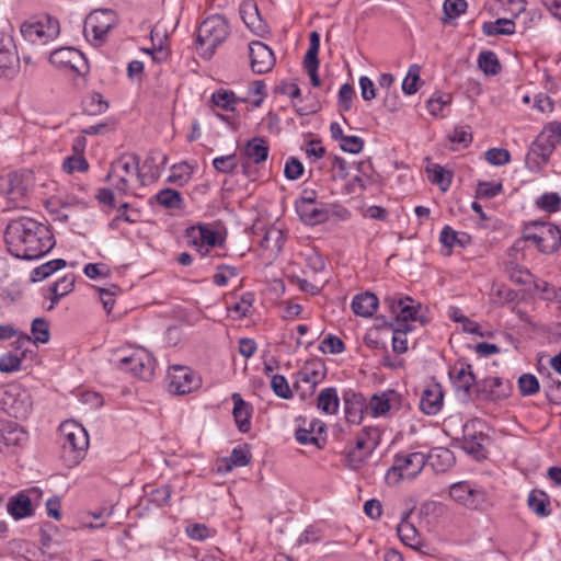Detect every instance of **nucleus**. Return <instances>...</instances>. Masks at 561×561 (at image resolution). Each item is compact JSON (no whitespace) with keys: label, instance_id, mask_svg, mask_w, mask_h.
I'll return each instance as SVG.
<instances>
[{"label":"nucleus","instance_id":"obj_1","mask_svg":"<svg viewBox=\"0 0 561 561\" xmlns=\"http://www.w3.org/2000/svg\"><path fill=\"white\" fill-rule=\"evenodd\" d=\"M4 240L8 251L23 260L38 259L55 245L50 229L28 217L11 220L5 228Z\"/></svg>","mask_w":561,"mask_h":561},{"label":"nucleus","instance_id":"obj_2","mask_svg":"<svg viewBox=\"0 0 561 561\" xmlns=\"http://www.w3.org/2000/svg\"><path fill=\"white\" fill-rule=\"evenodd\" d=\"M61 458L68 468L77 466L84 457L89 446L85 428L73 421L64 422L60 427Z\"/></svg>","mask_w":561,"mask_h":561},{"label":"nucleus","instance_id":"obj_3","mask_svg":"<svg viewBox=\"0 0 561 561\" xmlns=\"http://www.w3.org/2000/svg\"><path fill=\"white\" fill-rule=\"evenodd\" d=\"M106 181L121 195H126L134 182L144 185V175L139 171V157L136 154H123L116 159L106 175Z\"/></svg>","mask_w":561,"mask_h":561},{"label":"nucleus","instance_id":"obj_4","mask_svg":"<svg viewBox=\"0 0 561 561\" xmlns=\"http://www.w3.org/2000/svg\"><path fill=\"white\" fill-rule=\"evenodd\" d=\"M523 238L533 241L546 254L558 251L561 245V230L550 222H530L526 226Z\"/></svg>","mask_w":561,"mask_h":561},{"label":"nucleus","instance_id":"obj_5","mask_svg":"<svg viewBox=\"0 0 561 561\" xmlns=\"http://www.w3.org/2000/svg\"><path fill=\"white\" fill-rule=\"evenodd\" d=\"M425 465L426 456L423 453L397 455L386 473V481L388 484L396 485L401 480H412L421 473Z\"/></svg>","mask_w":561,"mask_h":561},{"label":"nucleus","instance_id":"obj_6","mask_svg":"<svg viewBox=\"0 0 561 561\" xmlns=\"http://www.w3.org/2000/svg\"><path fill=\"white\" fill-rule=\"evenodd\" d=\"M0 408L10 416L26 419L33 408L31 393L18 385L7 386L0 389Z\"/></svg>","mask_w":561,"mask_h":561},{"label":"nucleus","instance_id":"obj_7","mask_svg":"<svg viewBox=\"0 0 561 561\" xmlns=\"http://www.w3.org/2000/svg\"><path fill=\"white\" fill-rule=\"evenodd\" d=\"M230 27L228 21L219 14H214L205 19L197 33V43L206 47L209 55L221 45L229 36Z\"/></svg>","mask_w":561,"mask_h":561},{"label":"nucleus","instance_id":"obj_8","mask_svg":"<svg viewBox=\"0 0 561 561\" xmlns=\"http://www.w3.org/2000/svg\"><path fill=\"white\" fill-rule=\"evenodd\" d=\"M31 173L10 172L0 175V195L8 201L9 208L24 207L23 203L31 186Z\"/></svg>","mask_w":561,"mask_h":561},{"label":"nucleus","instance_id":"obj_9","mask_svg":"<svg viewBox=\"0 0 561 561\" xmlns=\"http://www.w3.org/2000/svg\"><path fill=\"white\" fill-rule=\"evenodd\" d=\"M21 34L25 41L43 45L57 37L59 23L48 15L31 18L21 25Z\"/></svg>","mask_w":561,"mask_h":561},{"label":"nucleus","instance_id":"obj_10","mask_svg":"<svg viewBox=\"0 0 561 561\" xmlns=\"http://www.w3.org/2000/svg\"><path fill=\"white\" fill-rule=\"evenodd\" d=\"M115 24L116 15L112 10H95L87 16L83 33L88 39H92L95 45H100Z\"/></svg>","mask_w":561,"mask_h":561},{"label":"nucleus","instance_id":"obj_11","mask_svg":"<svg viewBox=\"0 0 561 561\" xmlns=\"http://www.w3.org/2000/svg\"><path fill=\"white\" fill-rule=\"evenodd\" d=\"M168 386L171 393L186 394L201 386L199 377L188 367L171 366L167 375Z\"/></svg>","mask_w":561,"mask_h":561},{"label":"nucleus","instance_id":"obj_12","mask_svg":"<svg viewBox=\"0 0 561 561\" xmlns=\"http://www.w3.org/2000/svg\"><path fill=\"white\" fill-rule=\"evenodd\" d=\"M560 139L561 123H549L533 142L529 157L537 156L541 158L543 162H547Z\"/></svg>","mask_w":561,"mask_h":561},{"label":"nucleus","instance_id":"obj_13","mask_svg":"<svg viewBox=\"0 0 561 561\" xmlns=\"http://www.w3.org/2000/svg\"><path fill=\"white\" fill-rule=\"evenodd\" d=\"M121 370L129 371L142 380L153 376L154 360L142 350L134 351L130 355L121 357L117 362Z\"/></svg>","mask_w":561,"mask_h":561},{"label":"nucleus","instance_id":"obj_14","mask_svg":"<svg viewBox=\"0 0 561 561\" xmlns=\"http://www.w3.org/2000/svg\"><path fill=\"white\" fill-rule=\"evenodd\" d=\"M449 494L458 504L470 508L479 510L485 503V493L481 489L473 488L468 482H458L450 486Z\"/></svg>","mask_w":561,"mask_h":561},{"label":"nucleus","instance_id":"obj_15","mask_svg":"<svg viewBox=\"0 0 561 561\" xmlns=\"http://www.w3.org/2000/svg\"><path fill=\"white\" fill-rule=\"evenodd\" d=\"M383 305L389 308L394 317L393 322L390 323L394 324V327H401V324L409 323V321H415L420 308V305H414L410 297L394 298L388 296L383 299Z\"/></svg>","mask_w":561,"mask_h":561},{"label":"nucleus","instance_id":"obj_16","mask_svg":"<svg viewBox=\"0 0 561 561\" xmlns=\"http://www.w3.org/2000/svg\"><path fill=\"white\" fill-rule=\"evenodd\" d=\"M250 66L253 72L262 75L271 71L275 65L272 49L260 41L249 44Z\"/></svg>","mask_w":561,"mask_h":561},{"label":"nucleus","instance_id":"obj_17","mask_svg":"<svg viewBox=\"0 0 561 561\" xmlns=\"http://www.w3.org/2000/svg\"><path fill=\"white\" fill-rule=\"evenodd\" d=\"M27 439L26 432L15 422L0 420V451L10 453L12 448L22 446Z\"/></svg>","mask_w":561,"mask_h":561},{"label":"nucleus","instance_id":"obj_18","mask_svg":"<svg viewBox=\"0 0 561 561\" xmlns=\"http://www.w3.org/2000/svg\"><path fill=\"white\" fill-rule=\"evenodd\" d=\"M325 377V366L319 360L307 363L298 373L295 386L301 388L307 386V391L312 392L318 383Z\"/></svg>","mask_w":561,"mask_h":561},{"label":"nucleus","instance_id":"obj_19","mask_svg":"<svg viewBox=\"0 0 561 561\" xmlns=\"http://www.w3.org/2000/svg\"><path fill=\"white\" fill-rule=\"evenodd\" d=\"M239 11L243 23L254 35L262 37L267 33V24L260 15L259 9L254 2H242Z\"/></svg>","mask_w":561,"mask_h":561},{"label":"nucleus","instance_id":"obj_20","mask_svg":"<svg viewBox=\"0 0 561 561\" xmlns=\"http://www.w3.org/2000/svg\"><path fill=\"white\" fill-rule=\"evenodd\" d=\"M444 392L437 382L430 383L422 392L420 400L421 410L427 415L437 414L443 407Z\"/></svg>","mask_w":561,"mask_h":561},{"label":"nucleus","instance_id":"obj_21","mask_svg":"<svg viewBox=\"0 0 561 561\" xmlns=\"http://www.w3.org/2000/svg\"><path fill=\"white\" fill-rule=\"evenodd\" d=\"M508 396V388L499 377L485 378L482 382L477 383V397L480 400L500 401Z\"/></svg>","mask_w":561,"mask_h":561},{"label":"nucleus","instance_id":"obj_22","mask_svg":"<svg viewBox=\"0 0 561 561\" xmlns=\"http://www.w3.org/2000/svg\"><path fill=\"white\" fill-rule=\"evenodd\" d=\"M49 61L58 67H68L78 72H81L78 62L84 64L83 55L78 49L70 47L55 49L49 56Z\"/></svg>","mask_w":561,"mask_h":561},{"label":"nucleus","instance_id":"obj_23","mask_svg":"<svg viewBox=\"0 0 561 561\" xmlns=\"http://www.w3.org/2000/svg\"><path fill=\"white\" fill-rule=\"evenodd\" d=\"M453 382L457 391H462L466 398L471 394V388L477 387L476 377L472 373L471 365L460 364L455 366L454 371L450 374Z\"/></svg>","mask_w":561,"mask_h":561},{"label":"nucleus","instance_id":"obj_24","mask_svg":"<svg viewBox=\"0 0 561 561\" xmlns=\"http://www.w3.org/2000/svg\"><path fill=\"white\" fill-rule=\"evenodd\" d=\"M296 210L300 220L309 226H316L329 220V213L324 206L317 204L296 203Z\"/></svg>","mask_w":561,"mask_h":561},{"label":"nucleus","instance_id":"obj_25","mask_svg":"<svg viewBox=\"0 0 561 561\" xmlns=\"http://www.w3.org/2000/svg\"><path fill=\"white\" fill-rule=\"evenodd\" d=\"M233 401V419L240 432L247 433L251 428V413L252 409L249 403H247L240 393H232L231 396Z\"/></svg>","mask_w":561,"mask_h":561},{"label":"nucleus","instance_id":"obj_26","mask_svg":"<svg viewBox=\"0 0 561 561\" xmlns=\"http://www.w3.org/2000/svg\"><path fill=\"white\" fill-rule=\"evenodd\" d=\"M324 432V424L319 420H311L308 424L299 426L296 431V439L302 444H312L320 447V436Z\"/></svg>","mask_w":561,"mask_h":561},{"label":"nucleus","instance_id":"obj_27","mask_svg":"<svg viewBox=\"0 0 561 561\" xmlns=\"http://www.w3.org/2000/svg\"><path fill=\"white\" fill-rule=\"evenodd\" d=\"M378 302L379 300L375 294L366 291L353 298L352 309L356 316L369 318L377 310Z\"/></svg>","mask_w":561,"mask_h":561},{"label":"nucleus","instance_id":"obj_28","mask_svg":"<svg viewBox=\"0 0 561 561\" xmlns=\"http://www.w3.org/2000/svg\"><path fill=\"white\" fill-rule=\"evenodd\" d=\"M378 442L379 433L376 428H364L357 434L353 448L364 455L370 456L376 449Z\"/></svg>","mask_w":561,"mask_h":561},{"label":"nucleus","instance_id":"obj_29","mask_svg":"<svg viewBox=\"0 0 561 561\" xmlns=\"http://www.w3.org/2000/svg\"><path fill=\"white\" fill-rule=\"evenodd\" d=\"M455 460L453 451L448 448L438 447L430 451L426 456V462L430 461L431 466L436 471H445L453 466Z\"/></svg>","mask_w":561,"mask_h":561},{"label":"nucleus","instance_id":"obj_30","mask_svg":"<svg viewBox=\"0 0 561 561\" xmlns=\"http://www.w3.org/2000/svg\"><path fill=\"white\" fill-rule=\"evenodd\" d=\"M397 533L404 545L413 548L414 550L420 549L421 536L412 523L403 518L397 527Z\"/></svg>","mask_w":561,"mask_h":561},{"label":"nucleus","instance_id":"obj_31","mask_svg":"<svg viewBox=\"0 0 561 561\" xmlns=\"http://www.w3.org/2000/svg\"><path fill=\"white\" fill-rule=\"evenodd\" d=\"M187 237L194 244L201 242L202 247H214L217 243V233L203 225L187 229Z\"/></svg>","mask_w":561,"mask_h":561},{"label":"nucleus","instance_id":"obj_32","mask_svg":"<svg viewBox=\"0 0 561 561\" xmlns=\"http://www.w3.org/2000/svg\"><path fill=\"white\" fill-rule=\"evenodd\" d=\"M8 512L14 519H21L32 514V503L27 495L20 493L10 499L8 503Z\"/></svg>","mask_w":561,"mask_h":561},{"label":"nucleus","instance_id":"obj_33","mask_svg":"<svg viewBox=\"0 0 561 561\" xmlns=\"http://www.w3.org/2000/svg\"><path fill=\"white\" fill-rule=\"evenodd\" d=\"M268 147L264 139L253 138L248 141L244 148V156L254 163H261L266 160Z\"/></svg>","mask_w":561,"mask_h":561},{"label":"nucleus","instance_id":"obj_34","mask_svg":"<svg viewBox=\"0 0 561 561\" xmlns=\"http://www.w3.org/2000/svg\"><path fill=\"white\" fill-rule=\"evenodd\" d=\"M482 32L486 36L512 35L515 33V23L508 19H497L496 21L484 22Z\"/></svg>","mask_w":561,"mask_h":561},{"label":"nucleus","instance_id":"obj_35","mask_svg":"<svg viewBox=\"0 0 561 561\" xmlns=\"http://www.w3.org/2000/svg\"><path fill=\"white\" fill-rule=\"evenodd\" d=\"M168 162L167 156L159 151H150L145 160L144 167L148 168L150 178L156 181L160 178Z\"/></svg>","mask_w":561,"mask_h":561},{"label":"nucleus","instance_id":"obj_36","mask_svg":"<svg viewBox=\"0 0 561 561\" xmlns=\"http://www.w3.org/2000/svg\"><path fill=\"white\" fill-rule=\"evenodd\" d=\"M529 508L540 517H546L550 514L549 497L548 495L539 490H533L528 495Z\"/></svg>","mask_w":561,"mask_h":561},{"label":"nucleus","instance_id":"obj_37","mask_svg":"<svg viewBox=\"0 0 561 561\" xmlns=\"http://www.w3.org/2000/svg\"><path fill=\"white\" fill-rule=\"evenodd\" d=\"M478 66L486 76H495L501 71V64L495 53L483 50L478 56Z\"/></svg>","mask_w":561,"mask_h":561},{"label":"nucleus","instance_id":"obj_38","mask_svg":"<svg viewBox=\"0 0 561 561\" xmlns=\"http://www.w3.org/2000/svg\"><path fill=\"white\" fill-rule=\"evenodd\" d=\"M339 397L334 388L323 389L318 397V408L327 414H334L339 409Z\"/></svg>","mask_w":561,"mask_h":561},{"label":"nucleus","instance_id":"obj_39","mask_svg":"<svg viewBox=\"0 0 561 561\" xmlns=\"http://www.w3.org/2000/svg\"><path fill=\"white\" fill-rule=\"evenodd\" d=\"M211 101L217 107L233 111L238 102H245L247 100L236 96L232 91L220 89L213 93Z\"/></svg>","mask_w":561,"mask_h":561},{"label":"nucleus","instance_id":"obj_40","mask_svg":"<svg viewBox=\"0 0 561 561\" xmlns=\"http://www.w3.org/2000/svg\"><path fill=\"white\" fill-rule=\"evenodd\" d=\"M153 198L158 204L169 209H179L183 203L180 192L172 188L159 191Z\"/></svg>","mask_w":561,"mask_h":561},{"label":"nucleus","instance_id":"obj_41","mask_svg":"<svg viewBox=\"0 0 561 561\" xmlns=\"http://www.w3.org/2000/svg\"><path fill=\"white\" fill-rule=\"evenodd\" d=\"M426 173L432 183L439 185L442 191H447L451 183V174L448 171L439 164H430L426 167Z\"/></svg>","mask_w":561,"mask_h":561},{"label":"nucleus","instance_id":"obj_42","mask_svg":"<svg viewBox=\"0 0 561 561\" xmlns=\"http://www.w3.org/2000/svg\"><path fill=\"white\" fill-rule=\"evenodd\" d=\"M254 302V295L252 293H244L240 300L227 308L229 314L232 318L241 319L248 317L251 313V309Z\"/></svg>","mask_w":561,"mask_h":561},{"label":"nucleus","instance_id":"obj_43","mask_svg":"<svg viewBox=\"0 0 561 561\" xmlns=\"http://www.w3.org/2000/svg\"><path fill=\"white\" fill-rule=\"evenodd\" d=\"M66 261L62 259L51 260L41 266L36 267L32 272V280L33 282H42L49 277L56 271L66 266Z\"/></svg>","mask_w":561,"mask_h":561},{"label":"nucleus","instance_id":"obj_44","mask_svg":"<svg viewBox=\"0 0 561 561\" xmlns=\"http://www.w3.org/2000/svg\"><path fill=\"white\" fill-rule=\"evenodd\" d=\"M390 327L393 330L392 350L399 354L407 352L408 340L405 337V333L412 330L410 323H403L401 327H394V324H390Z\"/></svg>","mask_w":561,"mask_h":561},{"label":"nucleus","instance_id":"obj_45","mask_svg":"<svg viewBox=\"0 0 561 561\" xmlns=\"http://www.w3.org/2000/svg\"><path fill=\"white\" fill-rule=\"evenodd\" d=\"M31 332L34 343L45 344L49 341V325L44 318H36L33 320Z\"/></svg>","mask_w":561,"mask_h":561},{"label":"nucleus","instance_id":"obj_46","mask_svg":"<svg viewBox=\"0 0 561 561\" xmlns=\"http://www.w3.org/2000/svg\"><path fill=\"white\" fill-rule=\"evenodd\" d=\"M420 81V67L412 65L402 82V91L407 95H412L417 92V82Z\"/></svg>","mask_w":561,"mask_h":561},{"label":"nucleus","instance_id":"obj_47","mask_svg":"<svg viewBox=\"0 0 561 561\" xmlns=\"http://www.w3.org/2000/svg\"><path fill=\"white\" fill-rule=\"evenodd\" d=\"M108 108V104L103 100L100 93H92L84 101V110L90 115H99Z\"/></svg>","mask_w":561,"mask_h":561},{"label":"nucleus","instance_id":"obj_48","mask_svg":"<svg viewBox=\"0 0 561 561\" xmlns=\"http://www.w3.org/2000/svg\"><path fill=\"white\" fill-rule=\"evenodd\" d=\"M468 3L466 0H445L444 1V21L458 18L467 10Z\"/></svg>","mask_w":561,"mask_h":561},{"label":"nucleus","instance_id":"obj_49","mask_svg":"<svg viewBox=\"0 0 561 561\" xmlns=\"http://www.w3.org/2000/svg\"><path fill=\"white\" fill-rule=\"evenodd\" d=\"M251 461L250 453L242 447H236L232 449L227 463V471H230L233 467H244Z\"/></svg>","mask_w":561,"mask_h":561},{"label":"nucleus","instance_id":"obj_50","mask_svg":"<svg viewBox=\"0 0 561 561\" xmlns=\"http://www.w3.org/2000/svg\"><path fill=\"white\" fill-rule=\"evenodd\" d=\"M518 388L523 396H533L540 389L538 379L531 374H524L518 378Z\"/></svg>","mask_w":561,"mask_h":561},{"label":"nucleus","instance_id":"obj_51","mask_svg":"<svg viewBox=\"0 0 561 561\" xmlns=\"http://www.w3.org/2000/svg\"><path fill=\"white\" fill-rule=\"evenodd\" d=\"M561 197L558 193H546L537 199V206L548 213H556L560 209Z\"/></svg>","mask_w":561,"mask_h":561},{"label":"nucleus","instance_id":"obj_52","mask_svg":"<svg viewBox=\"0 0 561 561\" xmlns=\"http://www.w3.org/2000/svg\"><path fill=\"white\" fill-rule=\"evenodd\" d=\"M485 160L492 165H505L511 160L508 150L502 148H491L484 153Z\"/></svg>","mask_w":561,"mask_h":561},{"label":"nucleus","instance_id":"obj_53","mask_svg":"<svg viewBox=\"0 0 561 561\" xmlns=\"http://www.w3.org/2000/svg\"><path fill=\"white\" fill-rule=\"evenodd\" d=\"M271 387L274 393L283 399H289L293 397L290 387L286 378L282 375H274L271 380Z\"/></svg>","mask_w":561,"mask_h":561},{"label":"nucleus","instance_id":"obj_54","mask_svg":"<svg viewBox=\"0 0 561 561\" xmlns=\"http://www.w3.org/2000/svg\"><path fill=\"white\" fill-rule=\"evenodd\" d=\"M62 167L67 173L71 174L76 171H78V172L87 171L89 168V163L82 154H75V156L68 157L65 160Z\"/></svg>","mask_w":561,"mask_h":561},{"label":"nucleus","instance_id":"obj_55","mask_svg":"<svg viewBox=\"0 0 561 561\" xmlns=\"http://www.w3.org/2000/svg\"><path fill=\"white\" fill-rule=\"evenodd\" d=\"M369 409L374 416H380L386 414L390 410V400L386 393L381 396H373L369 402Z\"/></svg>","mask_w":561,"mask_h":561},{"label":"nucleus","instance_id":"obj_56","mask_svg":"<svg viewBox=\"0 0 561 561\" xmlns=\"http://www.w3.org/2000/svg\"><path fill=\"white\" fill-rule=\"evenodd\" d=\"M22 358L11 353L3 354L0 357V371L10 374L21 369Z\"/></svg>","mask_w":561,"mask_h":561},{"label":"nucleus","instance_id":"obj_57","mask_svg":"<svg viewBox=\"0 0 561 561\" xmlns=\"http://www.w3.org/2000/svg\"><path fill=\"white\" fill-rule=\"evenodd\" d=\"M319 348L322 353L340 354L344 351L345 346L340 337L329 335L321 341Z\"/></svg>","mask_w":561,"mask_h":561},{"label":"nucleus","instance_id":"obj_58","mask_svg":"<svg viewBox=\"0 0 561 561\" xmlns=\"http://www.w3.org/2000/svg\"><path fill=\"white\" fill-rule=\"evenodd\" d=\"M75 275L68 274L61 277L59 280L54 283L50 287V291H56L58 296L65 297L71 293L75 288Z\"/></svg>","mask_w":561,"mask_h":561},{"label":"nucleus","instance_id":"obj_59","mask_svg":"<svg viewBox=\"0 0 561 561\" xmlns=\"http://www.w3.org/2000/svg\"><path fill=\"white\" fill-rule=\"evenodd\" d=\"M503 190L502 183L480 182L477 186V196L481 198H492Z\"/></svg>","mask_w":561,"mask_h":561},{"label":"nucleus","instance_id":"obj_60","mask_svg":"<svg viewBox=\"0 0 561 561\" xmlns=\"http://www.w3.org/2000/svg\"><path fill=\"white\" fill-rule=\"evenodd\" d=\"M238 276V270L230 265H220L214 275V283L217 286H225L230 277Z\"/></svg>","mask_w":561,"mask_h":561},{"label":"nucleus","instance_id":"obj_61","mask_svg":"<svg viewBox=\"0 0 561 561\" xmlns=\"http://www.w3.org/2000/svg\"><path fill=\"white\" fill-rule=\"evenodd\" d=\"M213 165L218 172L230 173L237 167L236 156L228 154V156L217 157L213 160Z\"/></svg>","mask_w":561,"mask_h":561},{"label":"nucleus","instance_id":"obj_62","mask_svg":"<svg viewBox=\"0 0 561 561\" xmlns=\"http://www.w3.org/2000/svg\"><path fill=\"white\" fill-rule=\"evenodd\" d=\"M119 287L112 285L110 288H99V294L104 309L107 313L111 312L115 302L114 297L119 293Z\"/></svg>","mask_w":561,"mask_h":561},{"label":"nucleus","instance_id":"obj_63","mask_svg":"<svg viewBox=\"0 0 561 561\" xmlns=\"http://www.w3.org/2000/svg\"><path fill=\"white\" fill-rule=\"evenodd\" d=\"M284 173L288 180H297L304 173V165L298 159L291 157L285 164Z\"/></svg>","mask_w":561,"mask_h":561},{"label":"nucleus","instance_id":"obj_64","mask_svg":"<svg viewBox=\"0 0 561 561\" xmlns=\"http://www.w3.org/2000/svg\"><path fill=\"white\" fill-rule=\"evenodd\" d=\"M340 147L343 151L350 153H358L362 151L364 147V141L362 138L357 136H346L345 138L342 139Z\"/></svg>","mask_w":561,"mask_h":561}]
</instances>
